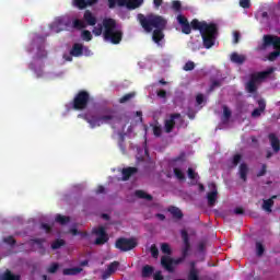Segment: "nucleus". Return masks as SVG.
<instances>
[{
    "instance_id": "obj_60",
    "label": "nucleus",
    "mask_w": 280,
    "mask_h": 280,
    "mask_svg": "<svg viewBox=\"0 0 280 280\" xmlns=\"http://www.w3.org/2000/svg\"><path fill=\"white\" fill-rule=\"evenodd\" d=\"M154 280H163V275H161V271H156L153 276Z\"/></svg>"
},
{
    "instance_id": "obj_35",
    "label": "nucleus",
    "mask_w": 280,
    "mask_h": 280,
    "mask_svg": "<svg viewBox=\"0 0 280 280\" xmlns=\"http://www.w3.org/2000/svg\"><path fill=\"white\" fill-rule=\"evenodd\" d=\"M72 26L74 30H84L86 27L82 20H74Z\"/></svg>"
},
{
    "instance_id": "obj_51",
    "label": "nucleus",
    "mask_w": 280,
    "mask_h": 280,
    "mask_svg": "<svg viewBox=\"0 0 280 280\" xmlns=\"http://www.w3.org/2000/svg\"><path fill=\"white\" fill-rule=\"evenodd\" d=\"M151 255H152V257H154V259H156V257H159V248L156 247L155 244H153L151 246Z\"/></svg>"
},
{
    "instance_id": "obj_44",
    "label": "nucleus",
    "mask_w": 280,
    "mask_h": 280,
    "mask_svg": "<svg viewBox=\"0 0 280 280\" xmlns=\"http://www.w3.org/2000/svg\"><path fill=\"white\" fill-rule=\"evenodd\" d=\"M196 69V63L194 61H188L184 66V71H194Z\"/></svg>"
},
{
    "instance_id": "obj_41",
    "label": "nucleus",
    "mask_w": 280,
    "mask_h": 280,
    "mask_svg": "<svg viewBox=\"0 0 280 280\" xmlns=\"http://www.w3.org/2000/svg\"><path fill=\"white\" fill-rule=\"evenodd\" d=\"M172 8L175 10V12H180L183 4L178 0H173Z\"/></svg>"
},
{
    "instance_id": "obj_63",
    "label": "nucleus",
    "mask_w": 280,
    "mask_h": 280,
    "mask_svg": "<svg viewBox=\"0 0 280 280\" xmlns=\"http://www.w3.org/2000/svg\"><path fill=\"white\" fill-rule=\"evenodd\" d=\"M110 275H113V273L109 272L108 269H107L106 271L103 272L102 279H108V277H110Z\"/></svg>"
},
{
    "instance_id": "obj_12",
    "label": "nucleus",
    "mask_w": 280,
    "mask_h": 280,
    "mask_svg": "<svg viewBox=\"0 0 280 280\" xmlns=\"http://www.w3.org/2000/svg\"><path fill=\"white\" fill-rule=\"evenodd\" d=\"M118 5L119 8L126 5L128 10H137V8L143 5V0H118Z\"/></svg>"
},
{
    "instance_id": "obj_57",
    "label": "nucleus",
    "mask_w": 280,
    "mask_h": 280,
    "mask_svg": "<svg viewBox=\"0 0 280 280\" xmlns=\"http://www.w3.org/2000/svg\"><path fill=\"white\" fill-rule=\"evenodd\" d=\"M185 259H187V257L183 256V254H182V257H179L177 259H173V264L175 266H178V264H183V261H185Z\"/></svg>"
},
{
    "instance_id": "obj_24",
    "label": "nucleus",
    "mask_w": 280,
    "mask_h": 280,
    "mask_svg": "<svg viewBox=\"0 0 280 280\" xmlns=\"http://www.w3.org/2000/svg\"><path fill=\"white\" fill-rule=\"evenodd\" d=\"M0 280H21L20 275H14L10 269H7L2 276H0Z\"/></svg>"
},
{
    "instance_id": "obj_40",
    "label": "nucleus",
    "mask_w": 280,
    "mask_h": 280,
    "mask_svg": "<svg viewBox=\"0 0 280 280\" xmlns=\"http://www.w3.org/2000/svg\"><path fill=\"white\" fill-rule=\"evenodd\" d=\"M47 57V50H45V46L38 47L37 50V58H46Z\"/></svg>"
},
{
    "instance_id": "obj_10",
    "label": "nucleus",
    "mask_w": 280,
    "mask_h": 280,
    "mask_svg": "<svg viewBox=\"0 0 280 280\" xmlns=\"http://www.w3.org/2000/svg\"><path fill=\"white\" fill-rule=\"evenodd\" d=\"M176 119H180V114H171L170 118L164 121V130L167 135H170V132L176 128Z\"/></svg>"
},
{
    "instance_id": "obj_20",
    "label": "nucleus",
    "mask_w": 280,
    "mask_h": 280,
    "mask_svg": "<svg viewBox=\"0 0 280 280\" xmlns=\"http://www.w3.org/2000/svg\"><path fill=\"white\" fill-rule=\"evenodd\" d=\"M230 60L231 62H234V65H244L246 62V56L240 55L237 52H232Z\"/></svg>"
},
{
    "instance_id": "obj_46",
    "label": "nucleus",
    "mask_w": 280,
    "mask_h": 280,
    "mask_svg": "<svg viewBox=\"0 0 280 280\" xmlns=\"http://www.w3.org/2000/svg\"><path fill=\"white\" fill-rule=\"evenodd\" d=\"M267 172H268V165L262 164L261 170L257 173V178H261V176H266Z\"/></svg>"
},
{
    "instance_id": "obj_53",
    "label": "nucleus",
    "mask_w": 280,
    "mask_h": 280,
    "mask_svg": "<svg viewBox=\"0 0 280 280\" xmlns=\"http://www.w3.org/2000/svg\"><path fill=\"white\" fill-rule=\"evenodd\" d=\"M223 117L225 119H231V109L228 106H223Z\"/></svg>"
},
{
    "instance_id": "obj_55",
    "label": "nucleus",
    "mask_w": 280,
    "mask_h": 280,
    "mask_svg": "<svg viewBox=\"0 0 280 280\" xmlns=\"http://www.w3.org/2000/svg\"><path fill=\"white\" fill-rule=\"evenodd\" d=\"M196 102L198 106H200L205 102V95L203 94H197Z\"/></svg>"
},
{
    "instance_id": "obj_33",
    "label": "nucleus",
    "mask_w": 280,
    "mask_h": 280,
    "mask_svg": "<svg viewBox=\"0 0 280 280\" xmlns=\"http://www.w3.org/2000/svg\"><path fill=\"white\" fill-rule=\"evenodd\" d=\"M60 268V265L58 262H52L48 268H47V272L49 275H56V272H58V269Z\"/></svg>"
},
{
    "instance_id": "obj_21",
    "label": "nucleus",
    "mask_w": 280,
    "mask_h": 280,
    "mask_svg": "<svg viewBox=\"0 0 280 280\" xmlns=\"http://www.w3.org/2000/svg\"><path fill=\"white\" fill-rule=\"evenodd\" d=\"M83 19L88 25L93 26L97 24V18H95V15H93V13L89 10L84 12Z\"/></svg>"
},
{
    "instance_id": "obj_17",
    "label": "nucleus",
    "mask_w": 280,
    "mask_h": 280,
    "mask_svg": "<svg viewBox=\"0 0 280 280\" xmlns=\"http://www.w3.org/2000/svg\"><path fill=\"white\" fill-rule=\"evenodd\" d=\"M161 264L168 272H174V259L167 256L161 258Z\"/></svg>"
},
{
    "instance_id": "obj_48",
    "label": "nucleus",
    "mask_w": 280,
    "mask_h": 280,
    "mask_svg": "<svg viewBox=\"0 0 280 280\" xmlns=\"http://www.w3.org/2000/svg\"><path fill=\"white\" fill-rule=\"evenodd\" d=\"M240 7L244 10H248V8H250V0H240Z\"/></svg>"
},
{
    "instance_id": "obj_32",
    "label": "nucleus",
    "mask_w": 280,
    "mask_h": 280,
    "mask_svg": "<svg viewBox=\"0 0 280 280\" xmlns=\"http://www.w3.org/2000/svg\"><path fill=\"white\" fill-rule=\"evenodd\" d=\"M174 176L177 180H185V173L178 167L173 168Z\"/></svg>"
},
{
    "instance_id": "obj_37",
    "label": "nucleus",
    "mask_w": 280,
    "mask_h": 280,
    "mask_svg": "<svg viewBox=\"0 0 280 280\" xmlns=\"http://www.w3.org/2000/svg\"><path fill=\"white\" fill-rule=\"evenodd\" d=\"M132 97H135V93L125 94L122 97L119 98V103L126 104V102H130V100H132Z\"/></svg>"
},
{
    "instance_id": "obj_43",
    "label": "nucleus",
    "mask_w": 280,
    "mask_h": 280,
    "mask_svg": "<svg viewBox=\"0 0 280 280\" xmlns=\"http://www.w3.org/2000/svg\"><path fill=\"white\" fill-rule=\"evenodd\" d=\"M187 174L190 180H196V178H198V173H196V171H194L191 167L188 168Z\"/></svg>"
},
{
    "instance_id": "obj_28",
    "label": "nucleus",
    "mask_w": 280,
    "mask_h": 280,
    "mask_svg": "<svg viewBox=\"0 0 280 280\" xmlns=\"http://www.w3.org/2000/svg\"><path fill=\"white\" fill-rule=\"evenodd\" d=\"M137 198H140L141 200H148L149 202L153 200L152 195H148V192L143 190H136Z\"/></svg>"
},
{
    "instance_id": "obj_54",
    "label": "nucleus",
    "mask_w": 280,
    "mask_h": 280,
    "mask_svg": "<svg viewBox=\"0 0 280 280\" xmlns=\"http://www.w3.org/2000/svg\"><path fill=\"white\" fill-rule=\"evenodd\" d=\"M40 229H43V231H45L46 233H51V225L47 223H42Z\"/></svg>"
},
{
    "instance_id": "obj_1",
    "label": "nucleus",
    "mask_w": 280,
    "mask_h": 280,
    "mask_svg": "<svg viewBox=\"0 0 280 280\" xmlns=\"http://www.w3.org/2000/svg\"><path fill=\"white\" fill-rule=\"evenodd\" d=\"M177 21L182 25L183 34H191V30L200 32L203 47L211 49L215 45V38H218V24L207 23L206 21L199 22L198 19H194L190 24L187 18L184 15H177Z\"/></svg>"
},
{
    "instance_id": "obj_26",
    "label": "nucleus",
    "mask_w": 280,
    "mask_h": 280,
    "mask_svg": "<svg viewBox=\"0 0 280 280\" xmlns=\"http://www.w3.org/2000/svg\"><path fill=\"white\" fill-rule=\"evenodd\" d=\"M153 272H154V267H152L150 265H145L142 268V277H143V279H148V278L152 277Z\"/></svg>"
},
{
    "instance_id": "obj_30",
    "label": "nucleus",
    "mask_w": 280,
    "mask_h": 280,
    "mask_svg": "<svg viewBox=\"0 0 280 280\" xmlns=\"http://www.w3.org/2000/svg\"><path fill=\"white\" fill-rule=\"evenodd\" d=\"M191 269L188 273V280H200V277L198 276V269H196L195 264L191 262Z\"/></svg>"
},
{
    "instance_id": "obj_38",
    "label": "nucleus",
    "mask_w": 280,
    "mask_h": 280,
    "mask_svg": "<svg viewBox=\"0 0 280 280\" xmlns=\"http://www.w3.org/2000/svg\"><path fill=\"white\" fill-rule=\"evenodd\" d=\"M102 32H104V24H98L97 26H95L92 31V33L94 34V36H102Z\"/></svg>"
},
{
    "instance_id": "obj_9",
    "label": "nucleus",
    "mask_w": 280,
    "mask_h": 280,
    "mask_svg": "<svg viewBox=\"0 0 280 280\" xmlns=\"http://www.w3.org/2000/svg\"><path fill=\"white\" fill-rule=\"evenodd\" d=\"M92 234L96 235L94 241L95 246H104L108 242V233H106V228L100 225L98 228L92 229Z\"/></svg>"
},
{
    "instance_id": "obj_11",
    "label": "nucleus",
    "mask_w": 280,
    "mask_h": 280,
    "mask_svg": "<svg viewBox=\"0 0 280 280\" xmlns=\"http://www.w3.org/2000/svg\"><path fill=\"white\" fill-rule=\"evenodd\" d=\"M180 235L184 242L182 255L183 257H187L189 255V250H191V243H189V233H187L186 230H182Z\"/></svg>"
},
{
    "instance_id": "obj_52",
    "label": "nucleus",
    "mask_w": 280,
    "mask_h": 280,
    "mask_svg": "<svg viewBox=\"0 0 280 280\" xmlns=\"http://www.w3.org/2000/svg\"><path fill=\"white\" fill-rule=\"evenodd\" d=\"M162 132H163V129L160 126H154L153 127L154 137H161Z\"/></svg>"
},
{
    "instance_id": "obj_62",
    "label": "nucleus",
    "mask_w": 280,
    "mask_h": 280,
    "mask_svg": "<svg viewBox=\"0 0 280 280\" xmlns=\"http://www.w3.org/2000/svg\"><path fill=\"white\" fill-rule=\"evenodd\" d=\"M197 248H198V252H199V253H203V252H205V242H200V243L198 244Z\"/></svg>"
},
{
    "instance_id": "obj_3",
    "label": "nucleus",
    "mask_w": 280,
    "mask_h": 280,
    "mask_svg": "<svg viewBox=\"0 0 280 280\" xmlns=\"http://www.w3.org/2000/svg\"><path fill=\"white\" fill-rule=\"evenodd\" d=\"M103 38L104 40H108L112 45H119L121 39L124 38V33L117 30V21L115 19H104L103 20Z\"/></svg>"
},
{
    "instance_id": "obj_14",
    "label": "nucleus",
    "mask_w": 280,
    "mask_h": 280,
    "mask_svg": "<svg viewBox=\"0 0 280 280\" xmlns=\"http://www.w3.org/2000/svg\"><path fill=\"white\" fill-rule=\"evenodd\" d=\"M213 190L207 194V200L209 207H214L215 202H218V188L215 187V184H212Z\"/></svg>"
},
{
    "instance_id": "obj_15",
    "label": "nucleus",
    "mask_w": 280,
    "mask_h": 280,
    "mask_svg": "<svg viewBox=\"0 0 280 280\" xmlns=\"http://www.w3.org/2000/svg\"><path fill=\"white\" fill-rule=\"evenodd\" d=\"M268 139L270 141V145L276 154L280 152V140L275 133H269Z\"/></svg>"
},
{
    "instance_id": "obj_22",
    "label": "nucleus",
    "mask_w": 280,
    "mask_h": 280,
    "mask_svg": "<svg viewBox=\"0 0 280 280\" xmlns=\"http://www.w3.org/2000/svg\"><path fill=\"white\" fill-rule=\"evenodd\" d=\"M238 174L241 180H244V183H246V180H248V164L242 163L238 168Z\"/></svg>"
},
{
    "instance_id": "obj_8",
    "label": "nucleus",
    "mask_w": 280,
    "mask_h": 280,
    "mask_svg": "<svg viewBox=\"0 0 280 280\" xmlns=\"http://www.w3.org/2000/svg\"><path fill=\"white\" fill-rule=\"evenodd\" d=\"M115 246L121 253H128V250L137 248V241L135 238L120 237L116 241Z\"/></svg>"
},
{
    "instance_id": "obj_23",
    "label": "nucleus",
    "mask_w": 280,
    "mask_h": 280,
    "mask_svg": "<svg viewBox=\"0 0 280 280\" xmlns=\"http://www.w3.org/2000/svg\"><path fill=\"white\" fill-rule=\"evenodd\" d=\"M80 272H82V268L80 267L66 268L62 270L65 277H75V275H80Z\"/></svg>"
},
{
    "instance_id": "obj_50",
    "label": "nucleus",
    "mask_w": 280,
    "mask_h": 280,
    "mask_svg": "<svg viewBox=\"0 0 280 280\" xmlns=\"http://www.w3.org/2000/svg\"><path fill=\"white\" fill-rule=\"evenodd\" d=\"M241 161H242V155L241 154H235L233 156V161H232L234 167H237V165H240Z\"/></svg>"
},
{
    "instance_id": "obj_25",
    "label": "nucleus",
    "mask_w": 280,
    "mask_h": 280,
    "mask_svg": "<svg viewBox=\"0 0 280 280\" xmlns=\"http://www.w3.org/2000/svg\"><path fill=\"white\" fill-rule=\"evenodd\" d=\"M168 211L175 220H183V211L177 207H171Z\"/></svg>"
},
{
    "instance_id": "obj_5",
    "label": "nucleus",
    "mask_w": 280,
    "mask_h": 280,
    "mask_svg": "<svg viewBox=\"0 0 280 280\" xmlns=\"http://www.w3.org/2000/svg\"><path fill=\"white\" fill-rule=\"evenodd\" d=\"M271 73H275V68H269L266 71L252 73L249 77V81L245 85L247 93H257V82L266 80V78H268V75H271Z\"/></svg>"
},
{
    "instance_id": "obj_59",
    "label": "nucleus",
    "mask_w": 280,
    "mask_h": 280,
    "mask_svg": "<svg viewBox=\"0 0 280 280\" xmlns=\"http://www.w3.org/2000/svg\"><path fill=\"white\" fill-rule=\"evenodd\" d=\"M235 215H244V208L237 207L234 209Z\"/></svg>"
},
{
    "instance_id": "obj_29",
    "label": "nucleus",
    "mask_w": 280,
    "mask_h": 280,
    "mask_svg": "<svg viewBox=\"0 0 280 280\" xmlns=\"http://www.w3.org/2000/svg\"><path fill=\"white\" fill-rule=\"evenodd\" d=\"M55 221L58 224H61V226H65V224H69V222H71V218L65 217L62 214H57Z\"/></svg>"
},
{
    "instance_id": "obj_61",
    "label": "nucleus",
    "mask_w": 280,
    "mask_h": 280,
    "mask_svg": "<svg viewBox=\"0 0 280 280\" xmlns=\"http://www.w3.org/2000/svg\"><path fill=\"white\" fill-rule=\"evenodd\" d=\"M233 36H234V44L237 45V43H240V32H234Z\"/></svg>"
},
{
    "instance_id": "obj_39",
    "label": "nucleus",
    "mask_w": 280,
    "mask_h": 280,
    "mask_svg": "<svg viewBox=\"0 0 280 280\" xmlns=\"http://www.w3.org/2000/svg\"><path fill=\"white\" fill-rule=\"evenodd\" d=\"M256 250H257L258 257H261V255H264L266 248L264 247V244H261L260 242H257L256 243Z\"/></svg>"
},
{
    "instance_id": "obj_18",
    "label": "nucleus",
    "mask_w": 280,
    "mask_h": 280,
    "mask_svg": "<svg viewBox=\"0 0 280 280\" xmlns=\"http://www.w3.org/2000/svg\"><path fill=\"white\" fill-rule=\"evenodd\" d=\"M82 54H84V46L80 43L73 44L70 50V56H74V58H80Z\"/></svg>"
},
{
    "instance_id": "obj_36",
    "label": "nucleus",
    "mask_w": 280,
    "mask_h": 280,
    "mask_svg": "<svg viewBox=\"0 0 280 280\" xmlns=\"http://www.w3.org/2000/svg\"><path fill=\"white\" fill-rule=\"evenodd\" d=\"M161 250L164 255H172V247H170V244L167 243L161 245Z\"/></svg>"
},
{
    "instance_id": "obj_27",
    "label": "nucleus",
    "mask_w": 280,
    "mask_h": 280,
    "mask_svg": "<svg viewBox=\"0 0 280 280\" xmlns=\"http://www.w3.org/2000/svg\"><path fill=\"white\" fill-rule=\"evenodd\" d=\"M72 5L78 10H86L89 8L86 0H72Z\"/></svg>"
},
{
    "instance_id": "obj_6",
    "label": "nucleus",
    "mask_w": 280,
    "mask_h": 280,
    "mask_svg": "<svg viewBox=\"0 0 280 280\" xmlns=\"http://www.w3.org/2000/svg\"><path fill=\"white\" fill-rule=\"evenodd\" d=\"M83 119L90 124L91 128H100V126H102V124H108V121H113V119H115V116L107 114V115H102V116H97V115H84Z\"/></svg>"
},
{
    "instance_id": "obj_47",
    "label": "nucleus",
    "mask_w": 280,
    "mask_h": 280,
    "mask_svg": "<svg viewBox=\"0 0 280 280\" xmlns=\"http://www.w3.org/2000/svg\"><path fill=\"white\" fill-rule=\"evenodd\" d=\"M107 5L109 10H114V8H117V5H119V0H107Z\"/></svg>"
},
{
    "instance_id": "obj_56",
    "label": "nucleus",
    "mask_w": 280,
    "mask_h": 280,
    "mask_svg": "<svg viewBox=\"0 0 280 280\" xmlns=\"http://www.w3.org/2000/svg\"><path fill=\"white\" fill-rule=\"evenodd\" d=\"M32 242L33 244H37V246L43 247V244H45V238H34Z\"/></svg>"
},
{
    "instance_id": "obj_2",
    "label": "nucleus",
    "mask_w": 280,
    "mask_h": 280,
    "mask_svg": "<svg viewBox=\"0 0 280 280\" xmlns=\"http://www.w3.org/2000/svg\"><path fill=\"white\" fill-rule=\"evenodd\" d=\"M138 21L141 27L147 32V34L152 33V40L155 45H161V40L165 38V33L163 31L167 26V21L163 19L161 15L148 14L143 15L141 13L138 14ZM154 30V31H153Z\"/></svg>"
},
{
    "instance_id": "obj_64",
    "label": "nucleus",
    "mask_w": 280,
    "mask_h": 280,
    "mask_svg": "<svg viewBox=\"0 0 280 280\" xmlns=\"http://www.w3.org/2000/svg\"><path fill=\"white\" fill-rule=\"evenodd\" d=\"M104 191H106V188H104L102 185H100L96 189V194H104Z\"/></svg>"
},
{
    "instance_id": "obj_7",
    "label": "nucleus",
    "mask_w": 280,
    "mask_h": 280,
    "mask_svg": "<svg viewBox=\"0 0 280 280\" xmlns=\"http://www.w3.org/2000/svg\"><path fill=\"white\" fill-rule=\"evenodd\" d=\"M90 101L91 94H89L88 91L81 90L72 101V108H74V110H84L86 106H89Z\"/></svg>"
},
{
    "instance_id": "obj_42",
    "label": "nucleus",
    "mask_w": 280,
    "mask_h": 280,
    "mask_svg": "<svg viewBox=\"0 0 280 280\" xmlns=\"http://www.w3.org/2000/svg\"><path fill=\"white\" fill-rule=\"evenodd\" d=\"M81 37L89 43L90 40H93V35L90 33V31H83Z\"/></svg>"
},
{
    "instance_id": "obj_13",
    "label": "nucleus",
    "mask_w": 280,
    "mask_h": 280,
    "mask_svg": "<svg viewBox=\"0 0 280 280\" xmlns=\"http://www.w3.org/2000/svg\"><path fill=\"white\" fill-rule=\"evenodd\" d=\"M257 104H258V107L255 108L253 112H252V117L254 119H257V117H261V113H265L266 112V100L264 98H260L257 101Z\"/></svg>"
},
{
    "instance_id": "obj_34",
    "label": "nucleus",
    "mask_w": 280,
    "mask_h": 280,
    "mask_svg": "<svg viewBox=\"0 0 280 280\" xmlns=\"http://www.w3.org/2000/svg\"><path fill=\"white\" fill-rule=\"evenodd\" d=\"M117 268H119V261H113L108 265L107 271H109L113 275L117 271Z\"/></svg>"
},
{
    "instance_id": "obj_19",
    "label": "nucleus",
    "mask_w": 280,
    "mask_h": 280,
    "mask_svg": "<svg viewBox=\"0 0 280 280\" xmlns=\"http://www.w3.org/2000/svg\"><path fill=\"white\" fill-rule=\"evenodd\" d=\"M275 199H277V195H273L269 199H265L262 201V209L267 211V213H272V207H275Z\"/></svg>"
},
{
    "instance_id": "obj_4",
    "label": "nucleus",
    "mask_w": 280,
    "mask_h": 280,
    "mask_svg": "<svg viewBox=\"0 0 280 280\" xmlns=\"http://www.w3.org/2000/svg\"><path fill=\"white\" fill-rule=\"evenodd\" d=\"M275 51L268 55V60L275 62L280 56V37L277 35H264L262 43L256 47V51H266L268 47H272Z\"/></svg>"
},
{
    "instance_id": "obj_31",
    "label": "nucleus",
    "mask_w": 280,
    "mask_h": 280,
    "mask_svg": "<svg viewBox=\"0 0 280 280\" xmlns=\"http://www.w3.org/2000/svg\"><path fill=\"white\" fill-rule=\"evenodd\" d=\"M66 242L62 238H57L55 242L51 243V249L58 250V248H62L65 246Z\"/></svg>"
},
{
    "instance_id": "obj_49",
    "label": "nucleus",
    "mask_w": 280,
    "mask_h": 280,
    "mask_svg": "<svg viewBox=\"0 0 280 280\" xmlns=\"http://www.w3.org/2000/svg\"><path fill=\"white\" fill-rule=\"evenodd\" d=\"M222 86V82L218 81V80H214L211 82V85H210V91H215V89Z\"/></svg>"
},
{
    "instance_id": "obj_58",
    "label": "nucleus",
    "mask_w": 280,
    "mask_h": 280,
    "mask_svg": "<svg viewBox=\"0 0 280 280\" xmlns=\"http://www.w3.org/2000/svg\"><path fill=\"white\" fill-rule=\"evenodd\" d=\"M158 97L165 100V97H167V92L165 90L158 91Z\"/></svg>"
},
{
    "instance_id": "obj_16",
    "label": "nucleus",
    "mask_w": 280,
    "mask_h": 280,
    "mask_svg": "<svg viewBox=\"0 0 280 280\" xmlns=\"http://www.w3.org/2000/svg\"><path fill=\"white\" fill-rule=\"evenodd\" d=\"M138 172H139L138 167L129 166V167L122 168V172H121L122 180H130V177L135 176V174H137Z\"/></svg>"
},
{
    "instance_id": "obj_45",
    "label": "nucleus",
    "mask_w": 280,
    "mask_h": 280,
    "mask_svg": "<svg viewBox=\"0 0 280 280\" xmlns=\"http://www.w3.org/2000/svg\"><path fill=\"white\" fill-rule=\"evenodd\" d=\"M4 244H9V246H14L16 244V240L14 236H7L3 238Z\"/></svg>"
}]
</instances>
